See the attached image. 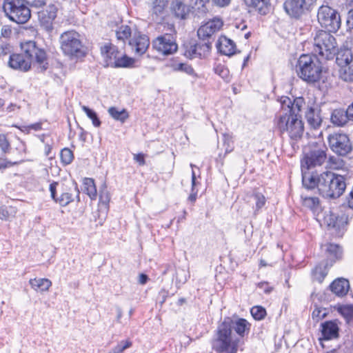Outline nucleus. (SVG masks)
<instances>
[{
  "label": "nucleus",
  "instance_id": "f8f14e48",
  "mask_svg": "<svg viewBox=\"0 0 353 353\" xmlns=\"http://www.w3.org/2000/svg\"><path fill=\"white\" fill-rule=\"evenodd\" d=\"M327 223L329 228L335 230L336 236L341 237L347 230L349 215L346 213H331L327 218Z\"/></svg>",
  "mask_w": 353,
  "mask_h": 353
},
{
  "label": "nucleus",
  "instance_id": "ea45409f",
  "mask_svg": "<svg viewBox=\"0 0 353 353\" xmlns=\"http://www.w3.org/2000/svg\"><path fill=\"white\" fill-rule=\"evenodd\" d=\"M280 103L282 109L281 114L288 113V114L293 115V104L292 101L290 97L285 96L281 97Z\"/></svg>",
  "mask_w": 353,
  "mask_h": 353
},
{
  "label": "nucleus",
  "instance_id": "f257e3e1",
  "mask_svg": "<svg viewBox=\"0 0 353 353\" xmlns=\"http://www.w3.org/2000/svg\"><path fill=\"white\" fill-rule=\"evenodd\" d=\"M335 44L334 36L322 30L316 31L310 53V87L323 92L329 86L327 61L334 57Z\"/></svg>",
  "mask_w": 353,
  "mask_h": 353
},
{
  "label": "nucleus",
  "instance_id": "58836bf2",
  "mask_svg": "<svg viewBox=\"0 0 353 353\" xmlns=\"http://www.w3.org/2000/svg\"><path fill=\"white\" fill-rule=\"evenodd\" d=\"M132 34L131 28L128 26H121L116 30V37L119 41L125 43Z\"/></svg>",
  "mask_w": 353,
  "mask_h": 353
},
{
  "label": "nucleus",
  "instance_id": "a211bd4d",
  "mask_svg": "<svg viewBox=\"0 0 353 353\" xmlns=\"http://www.w3.org/2000/svg\"><path fill=\"white\" fill-rule=\"evenodd\" d=\"M328 289L338 297L345 296L350 289V282L347 279L339 277L334 279L328 286Z\"/></svg>",
  "mask_w": 353,
  "mask_h": 353
},
{
  "label": "nucleus",
  "instance_id": "c9c22d12",
  "mask_svg": "<svg viewBox=\"0 0 353 353\" xmlns=\"http://www.w3.org/2000/svg\"><path fill=\"white\" fill-rule=\"evenodd\" d=\"M194 44L196 46L199 58L203 59L208 55L212 48V42L210 41L201 40V41Z\"/></svg>",
  "mask_w": 353,
  "mask_h": 353
},
{
  "label": "nucleus",
  "instance_id": "8fccbe9b",
  "mask_svg": "<svg viewBox=\"0 0 353 353\" xmlns=\"http://www.w3.org/2000/svg\"><path fill=\"white\" fill-rule=\"evenodd\" d=\"M327 314L325 308L316 307L312 312V319L316 322H319L321 319L325 318Z\"/></svg>",
  "mask_w": 353,
  "mask_h": 353
},
{
  "label": "nucleus",
  "instance_id": "5fc2aeb1",
  "mask_svg": "<svg viewBox=\"0 0 353 353\" xmlns=\"http://www.w3.org/2000/svg\"><path fill=\"white\" fill-rule=\"evenodd\" d=\"M254 198L256 201L255 211H259L264 206L266 201L265 197L263 194L260 192H256L254 194Z\"/></svg>",
  "mask_w": 353,
  "mask_h": 353
},
{
  "label": "nucleus",
  "instance_id": "c85d7f7f",
  "mask_svg": "<svg viewBox=\"0 0 353 353\" xmlns=\"http://www.w3.org/2000/svg\"><path fill=\"white\" fill-rule=\"evenodd\" d=\"M192 10L194 15L199 18L203 17L208 12V5L210 0H191Z\"/></svg>",
  "mask_w": 353,
  "mask_h": 353
},
{
  "label": "nucleus",
  "instance_id": "ddd939ff",
  "mask_svg": "<svg viewBox=\"0 0 353 353\" xmlns=\"http://www.w3.org/2000/svg\"><path fill=\"white\" fill-rule=\"evenodd\" d=\"M223 21L219 18H214L201 26L197 30V35L199 39L203 41H210L212 34L219 31L223 26Z\"/></svg>",
  "mask_w": 353,
  "mask_h": 353
},
{
  "label": "nucleus",
  "instance_id": "6e6552de",
  "mask_svg": "<svg viewBox=\"0 0 353 353\" xmlns=\"http://www.w3.org/2000/svg\"><path fill=\"white\" fill-rule=\"evenodd\" d=\"M277 127L281 133L288 132L290 138L295 140L301 138L303 133V123L297 115L281 114Z\"/></svg>",
  "mask_w": 353,
  "mask_h": 353
},
{
  "label": "nucleus",
  "instance_id": "603ef678",
  "mask_svg": "<svg viewBox=\"0 0 353 353\" xmlns=\"http://www.w3.org/2000/svg\"><path fill=\"white\" fill-rule=\"evenodd\" d=\"M10 144L5 134H0V149L3 154L10 152Z\"/></svg>",
  "mask_w": 353,
  "mask_h": 353
},
{
  "label": "nucleus",
  "instance_id": "423d86ee",
  "mask_svg": "<svg viewBox=\"0 0 353 353\" xmlns=\"http://www.w3.org/2000/svg\"><path fill=\"white\" fill-rule=\"evenodd\" d=\"M59 41L63 53L71 59H79L85 56L80 35L76 31L64 32L61 34Z\"/></svg>",
  "mask_w": 353,
  "mask_h": 353
},
{
  "label": "nucleus",
  "instance_id": "412c9836",
  "mask_svg": "<svg viewBox=\"0 0 353 353\" xmlns=\"http://www.w3.org/2000/svg\"><path fill=\"white\" fill-rule=\"evenodd\" d=\"M129 46L137 55L143 54L150 46L149 38L145 35L134 36L129 40Z\"/></svg>",
  "mask_w": 353,
  "mask_h": 353
},
{
  "label": "nucleus",
  "instance_id": "052dcab7",
  "mask_svg": "<svg viewBox=\"0 0 353 353\" xmlns=\"http://www.w3.org/2000/svg\"><path fill=\"white\" fill-rule=\"evenodd\" d=\"M12 47L9 44L0 46V58L12 52Z\"/></svg>",
  "mask_w": 353,
  "mask_h": 353
},
{
  "label": "nucleus",
  "instance_id": "c756f323",
  "mask_svg": "<svg viewBox=\"0 0 353 353\" xmlns=\"http://www.w3.org/2000/svg\"><path fill=\"white\" fill-rule=\"evenodd\" d=\"M331 120L332 122L335 125H337L339 126L345 125L347 123V121H350L347 110H334L332 114Z\"/></svg>",
  "mask_w": 353,
  "mask_h": 353
},
{
  "label": "nucleus",
  "instance_id": "6ab92c4d",
  "mask_svg": "<svg viewBox=\"0 0 353 353\" xmlns=\"http://www.w3.org/2000/svg\"><path fill=\"white\" fill-rule=\"evenodd\" d=\"M339 321H327L321 323V333L324 340H331L339 336Z\"/></svg>",
  "mask_w": 353,
  "mask_h": 353
},
{
  "label": "nucleus",
  "instance_id": "4be33fe9",
  "mask_svg": "<svg viewBox=\"0 0 353 353\" xmlns=\"http://www.w3.org/2000/svg\"><path fill=\"white\" fill-rule=\"evenodd\" d=\"M336 43L335 44V46ZM336 56V63L340 68L346 65L352 64L353 60L352 52L350 48H348L347 45L343 44L337 50H335Z\"/></svg>",
  "mask_w": 353,
  "mask_h": 353
},
{
  "label": "nucleus",
  "instance_id": "1a4fd4ad",
  "mask_svg": "<svg viewBox=\"0 0 353 353\" xmlns=\"http://www.w3.org/2000/svg\"><path fill=\"white\" fill-rule=\"evenodd\" d=\"M170 32L157 37L152 42V48L159 54L168 56L174 54L178 50L174 34V25H169Z\"/></svg>",
  "mask_w": 353,
  "mask_h": 353
},
{
  "label": "nucleus",
  "instance_id": "e2e57ef3",
  "mask_svg": "<svg viewBox=\"0 0 353 353\" xmlns=\"http://www.w3.org/2000/svg\"><path fill=\"white\" fill-rule=\"evenodd\" d=\"M1 34L4 38H9L12 34V28L10 26H3L1 30Z\"/></svg>",
  "mask_w": 353,
  "mask_h": 353
},
{
  "label": "nucleus",
  "instance_id": "20e7f679",
  "mask_svg": "<svg viewBox=\"0 0 353 353\" xmlns=\"http://www.w3.org/2000/svg\"><path fill=\"white\" fill-rule=\"evenodd\" d=\"M231 323L232 319L225 317L215 330L212 347L217 353H236L238 351L241 340L233 332Z\"/></svg>",
  "mask_w": 353,
  "mask_h": 353
},
{
  "label": "nucleus",
  "instance_id": "13d9d810",
  "mask_svg": "<svg viewBox=\"0 0 353 353\" xmlns=\"http://www.w3.org/2000/svg\"><path fill=\"white\" fill-rule=\"evenodd\" d=\"M214 72L216 74L221 76L222 78H225L228 77V70L224 66L221 64L218 65L214 68Z\"/></svg>",
  "mask_w": 353,
  "mask_h": 353
},
{
  "label": "nucleus",
  "instance_id": "a878e982",
  "mask_svg": "<svg viewBox=\"0 0 353 353\" xmlns=\"http://www.w3.org/2000/svg\"><path fill=\"white\" fill-rule=\"evenodd\" d=\"M323 247L325 248V253L329 257V259H326L325 260L334 261V263L336 261L342 259L343 250L340 245L328 243L324 245Z\"/></svg>",
  "mask_w": 353,
  "mask_h": 353
},
{
  "label": "nucleus",
  "instance_id": "9d476101",
  "mask_svg": "<svg viewBox=\"0 0 353 353\" xmlns=\"http://www.w3.org/2000/svg\"><path fill=\"white\" fill-rule=\"evenodd\" d=\"M327 140L331 150L339 156L345 157L352 151V144L346 134L334 132L328 136Z\"/></svg>",
  "mask_w": 353,
  "mask_h": 353
},
{
  "label": "nucleus",
  "instance_id": "a18cd8bd",
  "mask_svg": "<svg viewBox=\"0 0 353 353\" xmlns=\"http://www.w3.org/2000/svg\"><path fill=\"white\" fill-rule=\"evenodd\" d=\"M173 70L174 71H181L186 73L188 75L196 76L194 70L193 68L185 63H179L177 64H174L172 65Z\"/></svg>",
  "mask_w": 353,
  "mask_h": 353
},
{
  "label": "nucleus",
  "instance_id": "7ed1b4c3",
  "mask_svg": "<svg viewBox=\"0 0 353 353\" xmlns=\"http://www.w3.org/2000/svg\"><path fill=\"white\" fill-rule=\"evenodd\" d=\"M346 186V178L343 175L331 172H324L319 175L314 172L310 174V190L316 187L325 198H339Z\"/></svg>",
  "mask_w": 353,
  "mask_h": 353
},
{
  "label": "nucleus",
  "instance_id": "7c9ffc66",
  "mask_svg": "<svg viewBox=\"0 0 353 353\" xmlns=\"http://www.w3.org/2000/svg\"><path fill=\"white\" fill-rule=\"evenodd\" d=\"M334 307L344 318L346 323L350 324L353 320V305L337 304Z\"/></svg>",
  "mask_w": 353,
  "mask_h": 353
},
{
  "label": "nucleus",
  "instance_id": "37998d69",
  "mask_svg": "<svg viewBox=\"0 0 353 353\" xmlns=\"http://www.w3.org/2000/svg\"><path fill=\"white\" fill-rule=\"evenodd\" d=\"M322 122L319 111H316L314 108H310V128L316 130L319 128Z\"/></svg>",
  "mask_w": 353,
  "mask_h": 353
},
{
  "label": "nucleus",
  "instance_id": "864d4df0",
  "mask_svg": "<svg viewBox=\"0 0 353 353\" xmlns=\"http://www.w3.org/2000/svg\"><path fill=\"white\" fill-rule=\"evenodd\" d=\"M132 345L130 341H121L112 349V353H123V352Z\"/></svg>",
  "mask_w": 353,
  "mask_h": 353
},
{
  "label": "nucleus",
  "instance_id": "4468645a",
  "mask_svg": "<svg viewBox=\"0 0 353 353\" xmlns=\"http://www.w3.org/2000/svg\"><path fill=\"white\" fill-rule=\"evenodd\" d=\"M283 8L289 16L299 18L307 10V0H286Z\"/></svg>",
  "mask_w": 353,
  "mask_h": 353
},
{
  "label": "nucleus",
  "instance_id": "3c124183",
  "mask_svg": "<svg viewBox=\"0 0 353 353\" xmlns=\"http://www.w3.org/2000/svg\"><path fill=\"white\" fill-rule=\"evenodd\" d=\"M184 55L191 59L199 58V54L197 52L196 46H195V44H190L189 46H186Z\"/></svg>",
  "mask_w": 353,
  "mask_h": 353
},
{
  "label": "nucleus",
  "instance_id": "a19ab883",
  "mask_svg": "<svg viewBox=\"0 0 353 353\" xmlns=\"http://www.w3.org/2000/svg\"><path fill=\"white\" fill-rule=\"evenodd\" d=\"M85 190L91 199H94L97 196V188L92 179H85L84 182Z\"/></svg>",
  "mask_w": 353,
  "mask_h": 353
},
{
  "label": "nucleus",
  "instance_id": "49530a36",
  "mask_svg": "<svg viewBox=\"0 0 353 353\" xmlns=\"http://www.w3.org/2000/svg\"><path fill=\"white\" fill-rule=\"evenodd\" d=\"M74 201L73 195L70 192H62L61 194L57 198L55 202L61 206H66Z\"/></svg>",
  "mask_w": 353,
  "mask_h": 353
},
{
  "label": "nucleus",
  "instance_id": "2f4dec72",
  "mask_svg": "<svg viewBox=\"0 0 353 353\" xmlns=\"http://www.w3.org/2000/svg\"><path fill=\"white\" fill-rule=\"evenodd\" d=\"M302 185L307 190H309V154L305 153L301 162Z\"/></svg>",
  "mask_w": 353,
  "mask_h": 353
},
{
  "label": "nucleus",
  "instance_id": "338daca9",
  "mask_svg": "<svg viewBox=\"0 0 353 353\" xmlns=\"http://www.w3.org/2000/svg\"><path fill=\"white\" fill-rule=\"evenodd\" d=\"M134 160L136 161L140 165L145 164V155L142 153L134 154Z\"/></svg>",
  "mask_w": 353,
  "mask_h": 353
},
{
  "label": "nucleus",
  "instance_id": "aec40b11",
  "mask_svg": "<svg viewBox=\"0 0 353 353\" xmlns=\"http://www.w3.org/2000/svg\"><path fill=\"white\" fill-rule=\"evenodd\" d=\"M170 10L174 17L185 20L188 18L191 8L181 0H172L170 4Z\"/></svg>",
  "mask_w": 353,
  "mask_h": 353
},
{
  "label": "nucleus",
  "instance_id": "4c0bfd02",
  "mask_svg": "<svg viewBox=\"0 0 353 353\" xmlns=\"http://www.w3.org/2000/svg\"><path fill=\"white\" fill-rule=\"evenodd\" d=\"M310 210H312L314 219L319 221V216L322 214L323 209L318 197H310Z\"/></svg>",
  "mask_w": 353,
  "mask_h": 353
},
{
  "label": "nucleus",
  "instance_id": "5701e85b",
  "mask_svg": "<svg viewBox=\"0 0 353 353\" xmlns=\"http://www.w3.org/2000/svg\"><path fill=\"white\" fill-rule=\"evenodd\" d=\"M298 77L306 82H309V57L307 54L300 56L296 65Z\"/></svg>",
  "mask_w": 353,
  "mask_h": 353
},
{
  "label": "nucleus",
  "instance_id": "bb28decb",
  "mask_svg": "<svg viewBox=\"0 0 353 353\" xmlns=\"http://www.w3.org/2000/svg\"><path fill=\"white\" fill-rule=\"evenodd\" d=\"M248 6L254 8L262 15L267 14L271 8L270 0H243Z\"/></svg>",
  "mask_w": 353,
  "mask_h": 353
},
{
  "label": "nucleus",
  "instance_id": "393cba45",
  "mask_svg": "<svg viewBox=\"0 0 353 353\" xmlns=\"http://www.w3.org/2000/svg\"><path fill=\"white\" fill-rule=\"evenodd\" d=\"M216 48L221 54L229 57L235 53V43L232 40L225 36H222L219 39L216 43Z\"/></svg>",
  "mask_w": 353,
  "mask_h": 353
},
{
  "label": "nucleus",
  "instance_id": "473e14b6",
  "mask_svg": "<svg viewBox=\"0 0 353 353\" xmlns=\"http://www.w3.org/2000/svg\"><path fill=\"white\" fill-rule=\"evenodd\" d=\"M168 5L167 0H153L152 13L153 19L158 20L163 17L164 10Z\"/></svg>",
  "mask_w": 353,
  "mask_h": 353
},
{
  "label": "nucleus",
  "instance_id": "c03bdc74",
  "mask_svg": "<svg viewBox=\"0 0 353 353\" xmlns=\"http://www.w3.org/2000/svg\"><path fill=\"white\" fill-rule=\"evenodd\" d=\"M82 110L84 111V112L86 114L88 118H90L92 120V124L95 127H99L101 124V122L99 119V118L97 116V114L95 111L90 109V108L83 105Z\"/></svg>",
  "mask_w": 353,
  "mask_h": 353
},
{
  "label": "nucleus",
  "instance_id": "69168bd1",
  "mask_svg": "<svg viewBox=\"0 0 353 353\" xmlns=\"http://www.w3.org/2000/svg\"><path fill=\"white\" fill-rule=\"evenodd\" d=\"M347 26L350 29H353V8L347 12Z\"/></svg>",
  "mask_w": 353,
  "mask_h": 353
},
{
  "label": "nucleus",
  "instance_id": "0e129e2a",
  "mask_svg": "<svg viewBox=\"0 0 353 353\" xmlns=\"http://www.w3.org/2000/svg\"><path fill=\"white\" fill-rule=\"evenodd\" d=\"M212 1L216 6L223 8L228 6L230 3L231 0H212Z\"/></svg>",
  "mask_w": 353,
  "mask_h": 353
},
{
  "label": "nucleus",
  "instance_id": "680f3d73",
  "mask_svg": "<svg viewBox=\"0 0 353 353\" xmlns=\"http://www.w3.org/2000/svg\"><path fill=\"white\" fill-rule=\"evenodd\" d=\"M58 185H59L58 182L54 181L52 183H50V187H49L51 198L54 201H55V200L57 198V187Z\"/></svg>",
  "mask_w": 353,
  "mask_h": 353
},
{
  "label": "nucleus",
  "instance_id": "79ce46f5",
  "mask_svg": "<svg viewBox=\"0 0 353 353\" xmlns=\"http://www.w3.org/2000/svg\"><path fill=\"white\" fill-rule=\"evenodd\" d=\"M133 63L134 60L132 59L129 58L126 55L119 54L113 68H127L132 65Z\"/></svg>",
  "mask_w": 353,
  "mask_h": 353
},
{
  "label": "nucleus",
  "instance_id": "2eb2a0df",
  "mask_svg": "<svg viewBox=\"0 0 353 353\" xmlns=\"http://www.w3.org/2000/svg\"><path fill=\"white\" fill-rule=\"evenodd\" d=\"M334 264V261L323 260L316 264L311 272L313 282L322 283Z\"/></svg>",
  "mask_w": 353,
  "mask_h": 353
},
{
  "label": "nucleus",
  "instance_id": "6e6d98bb",
  "mask_svg": "<svg viewBox=\"0 0 353 353\" xmlns=\"http://www.w3.org/2000/svg\"><path fill=\"white\" fill-rule=\"evenodd\" d=\"M293 104V115H297L301 111L303 105L304 104V99L303 97H297L292 101Z\"/></svg>",
  "mask_w": 353,
  "mask_h": 353
},
{
  "label": "nucleus",
  "instance_id": "09e8293b",
  "mask_svg": "<svg viewBox=\"0 0 353 353\" xmlns=\"http://www.w3.org/2000/svg\"><path fill=\"white\" fill-rule=\"evenodd\" d=\"M250 312L255 320L260 321L266 316V310L262 306H254L251 308Z\"/></svg>",
  "mask_w": 353,
  "mask_h": 353
},
{
  "label": "nucleus",
  "instance_id": "0eeeda50",
  "mask_svg": "<svg viewBox=\"0 0 353 353\" xmlns=\"http://www.w3.org/2000/svg\"><path fill=\"white\" fill-rule=\"evenodd\" d=\"M317 19L321 27L327 33L336 32L341 25V16L339 12L328 6H321L317 12Z\"/></svg>",
  "mask_w": 353,
  "mask_h": 353
},
{
  "label": "nucleus",
  "instance_id": "e433bc0d",
  "mask_svg": "<svg viewBox=\"0 0 353 353\" xmlns=\"http://www.w3.org/2000/svg\"><path fill=\"white\" fill-rule=\"evenodd\" d=\"M17 210L11 205L0 207V219L3 221H10L15 217Z\"/></svg>",
  "mask_w": 353,
  "mask_h": 353
},
{
  "label": "nucleus",
  "instance_id": "f3484780",
  "mask_svg": "<svg viewBox=\"0 0 353 353\" xmlns=\"http://www.w3.org/2000/svg\"><path fill=\"white\" fill-rule=\"evenodd\" d=\"M57 8L54 4L48 5L45 9L38 12V19L41 24L47 29L52 28V21L57 17Z\"/></svg>",
  "mask_w": 353,
  "mask_h": 353
},
{
  "label": "nucleus",
  "instance_id": "b1692460",
  "mask_svg": "<svg viewBox=\"0 0 353 353\" xmlns=\"http://www.w3.org/2000/svg\"><path fill=\"white\" fill-rule=\"evenodd\" d=\"M232 330H234L237 337L240 339L248 335L250 330L251 324L245 319L239 318L236 320L232 319Z\"/></svg>",
  "mask_w": 353,
  "mask_h": 353
},
{
  "label": "nucleus",
  "instance_id": "72a5a7b5",
  "mask_svg": "<svg viewBox=\"0 0 353 353\" xmlns=\"http://www.w3.org/2000/svg\"><path fill=\"white\" fill-rule=\"evenodd\" d=\"M108 112L112 118L121 123H124L129 117V114L125 109L119 110L116 107H110L108 108Z\"/></svg>",
  "mask_w": 353,
  "mask_h": 353
},
{
  "label": "nucleus",
  "instance_id": "774afa93",
  "mask_svg": "<svg viewBox=\"0 0 353 353\" xmlns=\"http://www.w3.org/2000/svg\"><path fill=\"white\" fill-rule=\"evenodd\" d=\"M258 287L263 290L265 294H270L272 288L268 286V283L266 282H261L258 284Z\"/></svg>",
  "mask_w": 353,
  "mask_h": 353
},
{
  "label": "nucleus",
  "instance_id": "9b49d317",
  "mask_svg": "<svg viewBox=\"0 0 353 353\" xmlns=\"http://www.w3.org/2000/svg\"><path fill=\"white\" fill-rule=\"evenodd\" d=\"M322 132L318 134V138L315 141H310V168L323 165L327 159V147L324 144L321 135ZM314 136L316 138L317 134L310 133V138Z\"/></svg>",
  "mask_w": 353,
  "mask_h": 353
},
{
  "label": "nucleus",
  "instance_id": "f704fd0d",
  "mask_svg": "<svg viewBox=\"0 0 353 353\" xmlns=\"http://www.w3.org/2000/svg\"><path fill=\"white\" fill-rule=\"evenodd\" d=\"M339 77L343 81L353 82V63L340 67Z\"/></svg>",
  "mask_w": 353,
  "mask_h": 353
},
{
  "label": "nucleus",
  "instance_id": "f03ea898",
  "mask_svg": "<svg viewBox=\"0 0 353 353\" xmlns=\"http://www.w3.org/2000/svg\"><path fill=\"white\" fill-rule=\"evenodd\" d=\"M22 52L10 55L8 66L22 72L28 71L33 62L38 63L43 70L48 68L46 51L39 48L34 41H28L21 44Z\"/></svg>",
  "mask_w": 353,
  "mask_h": 353
},
{
  "label": "nucleus",
  "instance_id": "de8ad7c7",
  "mask_svg": "<svg viewBox=\"0 0 353 353\" xmlns=\"http://www.w3.org/2000/svg\"><path fill=\"white\" fill-rule=\"evenodd\" d=\"M60 156L61 161L64 165H68L71 163L74 159L73 152L68 148H65L61 150Z\"/></svg>",
  "mask_w": 353,
  "mask_h": 353
},
{
  "label": "nucleus",
  "instance_id": "bf43d9fd",
  "mask_svg": "<svg viewBox=\"0 0 353 353\" xmlns=\"http://www.w3.org/2000/svg\"><path fill=\"white\" fill-rule=\"evenodd\" d=\"M99 201L103 204L108 205L110 201V196L107 190H103L100 192Z\"/></svg>",
  "mask_w": 353,
  "mask_h": 353
},
{
  "label": "nucleus",
  "instance_id": "dca6fc26",
  "mask_svg": "<svg viewBox=\"0 0 353 353\" xmlns=\"http://www.w3.org/2000/svg\"><path fill=\"white\" fill-rule=\"evenodd\" d=\"M101 53L103 57L105 66L112 68L114 67L117 58L120 54L117 47L110 43H105L101 47Z\"/></svg>",
  "mask_w": 353,
  "mask_h": 353
},
{
  "label": "nucleus",
  "instance_id": "cd10ccee",
  "mask_svg": "<svg viewBox=\"0 0 353 353\" xmlns=\"http://www.w3.org/2000/svg\"><path fill=\"white\" fill-rule=\"evenodd\" d=\"M29 283L34 290L40 292L48 291L52 286V281L45 278L32 279L29 281Z\"/></svg>",
  "mask_w": 353,
  "mask_h": 353
},
{
  "label": "nucleus",
  "instance_id": "4d7b16f0",
  "mask_svg": "<svg viewBox=\"0 0 353 353\" xmlns=\"http://www.w3.org/2000/svg\"><path fill=\"white\" fill-rule=\"evenodd\" d=\"M30 7L40 8H43L46 5V0H23Z\"/></svg>",
  "mask_w": 353,
  "mask_h": 353
},
{
  "label": "nucleus",
  "instance_id": "39448f33",
  "mask_svg": "<svg viewBox=\"0 0 353 353\" xmlns=\"http://www.w3.org/2000/svg\"><path fill=\"white\" fill-rule=\"evenodd\" d=\"M30 6L23 0H3L2 8L5 16L17 24L27 23L31 17Z\"/></svg>",
  "mask_w": 353,
  "mask_h": 353
}]
</instances>
